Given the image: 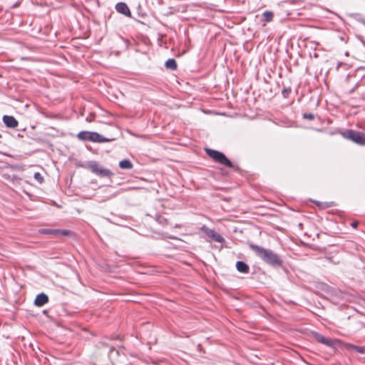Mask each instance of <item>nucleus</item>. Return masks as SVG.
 <instances>
[{
	"instance_id": "6e6552de",
	"label": "nucleus",
	"mask_w": 365,
	"mask_h": 365,
	"mask_svg": "<svg viewBox=\"0 0 365 365\" xmlns=\"http://www.w3.org/2000/svg\"><path fill=\"white\" fill-rule=\"evenodd\" d=\"M115 10L125 16L131 17V12L128 5L124 2H119L115 4Z\"/></svg>"
},
{
	"instance_id": "5701e85b",
	"label": "nucleus",
	"mask_w": 365,
	"mask_h": 365,
	"mask_svg": "<svg viewBox=\"0 0 365 365\" xmlns=\"http://www.w3.org/2000/svg\"><path fill=\"white\" fill-rule=\"evenodd\" d=\"M351 225L353 227H356L357 225H358V222H351Z\"/></svg>"
},
{
	"instance_id": "f03ea898",
	"label": "nucleus",
	"mask_w": 365,
	"mask_h": 365,
	"mask_svg": "<svg viewBox=\"0 0 365 365\" xmlns=\"http://www.w3.org/2000/svg\"><path fill=\"white\" fill-rule=\"evenodd\" d=\"M77 137L81 140L93 143H106L111 140V139L103 137L98 133L91 131H81L78 133Z\"/></svg>"
},
{
	"instance_id": "4be33fe9",
	"label": "nucleus",
	"mask_w": 365,
	"mask_h": 365,
	"mask_svg": "<svg viewBox=\"0 0 365 365\" xmlns=\"http://www.w3.org/2000/svg\"><path fill=\"white\" fill-rule=\"evenodd\" d=\"M95 115H92L91 114V116L90 117H87L86 118V120L88 121V122H91L93 120V119L94 118Z\"/></svg>"
},
{
	"instance_id": "0eeeda50",
	"label": "nucleus",
	"mask_w": 365,
	"mask_h": 365,
	"mask_svg": "<svg viewBox=\"0 0 365 365\" xmlns=\"http://www.w3.org/2000/svg\"><path fill=\"white\" fill-rule=\"evenodd\" d=\"M315 340L321 344H323L329 347H335L338 343L337 340H332L331 339L324 336L322 334L315 332L314 334Z\"/></svg>"
},
{
	"instance_id": "2eb2a0df",
	"label": "nucleus",
	"mask_w": 365,
	"mask_h": 365,
	"mask_svg": "<svg viewBox=\"0 0 365 365\" xmlns=\"http://www.w3.org/2000/svg\"><path fill=\"white\" fill-rule=\"evenodd\" d=\"M346 347L348 349H351L354 350L357 353H360V354L365 353V348L362 347V346H356V345H353V344H348L346 346Z\"/></svg>"
},
{
	"instance_id": "f257e3e1",
	"label": "nucleus",
	"mask_w": 365,
	"mask_h": 365,
	"mask_svg": "<svg viewBox=\"0 0 365 365\" xmlns=\"http://www.w3.org/2000/svg\"><path fill=\"white\" fill-rule=\"evenodd\" d=\"M250 248L265 264L274 268H279L282 266V259L278 254L274 252L273 250L266 249L262 246H259L255 244H250Z\"/></svg>"
},
{
	"instance_id": "1a4fd4ad",
	"label": "nucleus",
	"mask_w": 365,
	"mask_h": 365,
	"mask_svg": "<svg viewBox=\"0 0 365 365\" xmlns=\"http://www.w3.org/2000/svg\"><path fill=\"white\" fill-rule=\"evenodd\" d=\"M2 120L6 126L9 128H16L19 125L18 120L12 115H5L3 116Z\"/></svg>"
},
{
	"instance_id": "423d86ee",
	"label": "nucleus",
	"mask_w": 365,
	"mask_h": 365,
	"mask_svg": "<svg viewBox=\"0 0 365 365\" xmlns=\"http://www.w3.org/2000/svg\"><path fill=\"white\" fill-rule=\"evenodd\" d=\"M200 230L215 242H225V239L222 236H221L219 233L216 232L214 230L207 227L206 225H202Z\"/></svg>"
},
{
	"instance_id": "b1692460",
	"label": "nucleus",
	"mask_w": 365,
	"mask_h": 365,
	"mask_svg": "<svg viewBox=\"0 0 365 365\" xmlns=\"http://www.w3.org/2000/svg\"><path fill=\"white\" fill-rule=\"evenodd\" d=\"M359 22L365 26V19H359Z\"/></svg>"
},
{
	"instance_id": "9b49d317",
	"label": "nucleus",
	"mask_w": 365,
	"mask_h": 365,
	"mask_svg": "<svg viewBox=\"0 0 365 365\" xmlns=\"http://www.w3.org/2000/svg\"><path fill=\"white\" fill-rule=\"evenodd\" d=\"M236 268L239 272L247 274L250 271L249 265L243 261H237Z\"/></svg>"
},
{
	"instance_id": "f8f14e48",
	"label": "nucleus",
	"mask_w": 365,
	"mask_h": 365,
	"mask_svg": "<svg viewBox=\"0 0 365 365\" xmlns=\"http://www.w3.org/2000/svg\"><path fill=\"white\" fill-rule=\"evenodd\" d=\"M165 66L168 69L175 71L177 69V62L174 58H169L165 61Z\"/></svg>"
},
{
	"instance_id": "7ed1b4c3",
	"label": "nucleus",
	"mask_w": 365,
	"mask_h": 365,
	"mask_svg": "<svg viewBox=\"0 0 365 365\" xmlns=\"http://www.w3.org/2000/svg\"><path fill=\"white\" fill-rule=\"evenodd\" d=\"M339 133L345 139L350 140L360 145H365V134L364 133L351 129L339 131Z\"/></svg>"
},
{
	"instance_id": "39448f33",
	"label": "nucleus",
	"mask_w": 365,
	"mask_h": 365,
	"mask_svg": "<svg viewBox=\"0 0 365 365\" xmlns=\"http://www.w3.org/2000/svg\"><path fill=\"white\" fill-rule=\"evenodd\" d=\"M88 167L93 173L100 177H109L112 175V172L109 169L101 167L96 161H89Z\"/></svg>"
},
{
	"instance_id": "9d476101",
	"label": "nucleus",
	"mask_w": 365,
	"mask_h": 365,
	"mask_svg": "<svg viewBox=\"0 0 365 365\" xmlns=\"http://www.w3.org/2000/svg\"><path fill=\"white\" fill-rule=\"evenodd\" d=\"M48 302V297L44 294V293H40L38 294L35 300H34V304L36 307H42L44 304H46Z\"/></svg>"
},
{
	"instance_id": "20e7f679",
	"label": "nucleus",
	"mask_w": 365,
	"mask_h": 365,
	"mask_svg": "<svg viewBox=\"0 0 365 365\" xmlns=\"http://www.w3.org/2000/svg\"><path fill=\"white\" fill-rule=\"evenodd\" d=\"M205 151L207 155L213 159L215 162L230 168H234L232 163L226 157L223 153L211 148H206Z\"/></svg>"
},
{
	"instance_id": "dca6fc26",
	"label": "nucleus",
	"mask_w": 365,
	"mask_h": 365,
	"mask_svg": "<svg viewBox=\"0 0 365 365\" xmlns=\"http://www.w3.org/2000/svg\"><path fill=\"white\" fill-rule=\"evenodd\" d=\"M56 229H41L39 230V233L45 234V235H56Z\"/></svg>"
},
{
	"instance_id": "6ab92c4d",
	"label": "nucleus",
	"mask_w": 365,
	"mask_h": 365,
	"mask_svg": "<svg viewBox=\"0 0 365 365\" xmlns=\"http://www.w3.org/2000/svg\"><path fill=\"white\" fill-rule=\"evenodd\" d=\"M34 178L36 180H37L40 183H42L43 181V178L39 173H35L34 175Z\"/></svg>"
},
{
	"instance_id": "aec40b11",
	"label": "nucleus",
	"mask_w": 365,
	"mask_h": 365,
	"mask_svg": "<svg viewBox=\"0 0 365 365\" xmlns=\"http://www.w3.org/2000/svg\"><path fill=\"white\" fill-rule=\"evenodd\" d=\"M303 118L309 120H312L314 118V115L313 113H305L303 114Z\"/></svg>"
},
{
	"instance_id": "ddd939ff",
	"label": "nucleus",
	"mask_w": 365,
	"mask_h": 365,
	"mask_svg": "<svg viewBox=\"0 0 365 365\" xmlns=\"http://www.w3.org/2000/svg\"><path fill=\"white\" fill-rule=\"evenodd\" d=\"M119 167L121 169L130 170L132 169L133 165V163L128 159H124L119 163Z\"/></svg>"
},
{
	"instance_id": "f3484780",
	"label": "nucleus",
	"mask_w": 365,
	"mask_h": 365,
	"mask_svg": "<svg viewBox=\"0 0 365 365\" xmlns=\"http://www.w3.org/2000/svg\"><path fill=\"white\" fill-rule=\"evenodd\" d=\"M56 235H61L63 236H68L71 234V231L68 230H61V229H56Z\"/></svg>"
},
{
	"instance_id": "412c9836",
	"label": "nucleus",
	"mask_w": 365,
	"mask_h": 365,
	"mask_svg": "<svg viewBox=\"0 0 365 365\" xmlns=\"http://www.w3.org/2000/svg\"><path fill=\"white\" fill-rule=\"evenodd\" d=\"M316 204L318 206H319L320 205L324 204V206H322V207L324 208V207H331L333 205L334 202H317Z\"/></svg>"
},
{
	"instance_id": "a211bd4d",
	"label": "nucleus",
	"mask_w": 365,
	"mask_h": 365,
	"mask_svg": "<svg viewBox=\"0 0 365 365\" xmlns=\"http://www.w3.org/2000/svg\"><path fill=\"white\" fill-rule=\"evenodd\" d=\"M291 93H292V88L290 87L284 88L282 91V95L285 98H287Z\"/></svg>"
},
{
	"instance_id": "4468645a",
	"label": "nucleus",
	"mask_w": 365,
	"mask_h": 365,
	"mask_svg": "<svg viewBox=\"0 0 365 365\" xmlns=\"http://www.w3.org/2000/svg\"><path fill=\"white\" fill-rule=\"evenodd\" d=\"M263 21L265 22H269L272 20L274 14L272 11H266L262 14Z\"/></svg>"
}]
</instances>
